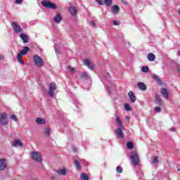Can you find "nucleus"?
<instances>
[{
    "label": "nucleus",
    "instance_id": "nucleus-6",
    "mask_svg": "<svg viewBox=\"0 0 180 180\" xmlns=\"http://www.w3.org/2000/svg\"><path fill=\"white\" fill-rule=\"evenodd\" d=\"M8 114L3 112L0 114V124L1 126H6L8 124Z\"/></svg>",
    "mask_w": 180,
    "mask_h": 180
},
{
    "label": "nucleus",
    "instance_id": "nucleus-13",
    "mask_svg": "<svg viewBox=\"0 0 180 180\" xmlns=\"http://www.w3.org/2000/svg\"><path fill=\"white\" fill-rule=\"evenodd\" d=\"M56 174L61 176H65V175H67V169H65V168L58 169L56 170Z\"/></svg>",
    "mask_w": 180,
    "mask_h": 180
},
{
    "label": "nucleus",
    "instance_id": "nucleus-38",
    "mask_svg": "<svg viewBox=\"0 0 180 180\" xmlns=\"http://www.w3.org/2000/svg\"><path fill=\"white\" fill-rule=\"evenodd\" d=\"M98 5H105L103 0H96Z\"/></svg>",
    "mask_w": 180,
    "mask_h": 180
},
{
    "label": "nucleus",
    "instance_id": "nucleus-32",
    "mask_svg": "<svg viewBox=\"0 0 180 180\" xmlns=\"http://www.w3.org/2000/svg\"><path fill=\"white\" fill-rule=\"evenodd\" d=\"M10 119H11V120H13L14 122H18V117H16V115H11Z\"/></svg>",
    "mask_w": 180,
    "mask_h": 180
},
{
    "label": "nucleus",
    "instance_id": "nucleus-22",
    "mask_svg": "<svg viewBox=\"0 0 180 180\" xmlns=\"http://www.w3.org/2000/svg\"><path fill=\"white\" fill-rule=\"evenodd\" d=\"M36 122L37 124H44V123H46V120H44V119L41 117L37 118Z\"/></svg>",
    "mask_w": 180,
    "mask_h": 180
},
{
    "label": "nucleus",
    "instance_id": "nucleus-27",
    "mask_svg": "<svg viewBox=\"0 0 180 180\" xmlns=\"http://www.w3.org/2000/svg\"><path fill=\"white\" fill-rule=\"evenodd\" d=\"M112 4V0H104V5L106 6H111Z\"/></svg>",
    "mask_w": 180,
    "mask_h": 180
},
{
    "label": "nucleus",
    "instance_id": "nucleus-42",
    "mask_svg": "<svg viewBox=\"0 0 180 180\" xmlns=\"http://www.w3.org/2000/svg\"><path fill=\"white\" fill-rule=\"evenodd\" d=\"M69 71L70 72H74V71H75V69H74V68H72L71 66H69Z\"/></svg>",
    "mask_w": 180,
    "mask_h": 180
},
{
    "label": "nucleus",
    "instance_id": "nucleus-20",
    "mask_svg": "<svg viewBox=\"0 0 180 180\" xmlns=\"http://www.w3.org/2000/svg\"><path fill=\"white\" fill-rule=\"evenodd\" d=\"M161 94H162V95H163V97H165V99H168L169 94H168V91H167V89H162Z\"/></svg>",
    "mask_w": 180,
    "mask_h": 180
},
{
    "label": "nucleus",
    "instance_id": "nucleus-3",
    "mask_svg": "<svg viewBox=\"0 0 180 180\" xmlns=\"http://www.w3.org/2000/svg\"><path fill=\"white\" fill-rule=\"evenodd\" d=\"M31 158L37 162H41L43 159L41 158V154L37 151H32L30 153Z\"/></svg>",
    "mask_w": 180,
    "mask_h": 180
},
{
    "label": "nucleus",
    "instance_id": "nucleus-40",
    "mask_svg": "<svg viewBox=\"0 0 180 180\" xmlns=\"http://www.w3.org/2000/svg\"><path fill=\"white\" fill-rule=\"evenodd\" d=\"M155 112H157L158 113H160V112H161V108H160V107H155Z\"/></svg>",
    "mask_w": 180,
    "mask_h": 180
},
{
    "label": "nucleus",
    "instance_id": "nucleus-48",
    "mask_svg": "<svg viewBox=\"0 0 180 180\" xmlns=\"http://www.w3.org/2000/svg\"><path fill=\"white\" fill-rule=\"evenodd\" d=\"M126 119L129 120L130 118L129 117H126Z\"/></svg>",
    "mask_w": 180,
    "mask_h": 180
},
{
    "label": "nucleus",
    "instance_id": "nucleus-43",
    "mask_svg": "<svg viewBox=\"0 0 180 180\" xmlns=\"http://www.w3.org/2000/svg\"><path fill=\"white\" fill-rule=\"evenodd\" d=\"M90 25L91 26H96V24L95 23V21H93V20L90 21Z\"/></svg>",
    "mask_w": 180,
    "mask_h": 180
},
{
    "label": "nucleus",
    "instance_id": "nucleus-4",
    "mask_svg": "<svg viewBox=\"0 0 180 180\" xmlns=\"http://www.w3.org/2000/svg\"><path fill=\"white\" fill-rule=\"evenodd\" d=\"M41 5L42 6H44V8H47L48 9H56V8H57V6H56V4L47 0L42 1Z\"/></svg>",
    "mask_w": 180,
    "mask_h": 180
},
{
    "label": "nucleus",
    "instance_id": "nucleus-23",
    "mask_svg": "<svg viewBox=\"0 0 180 180\" xmlns=\"http://www.w3.org/2000/svg\"><path fill=\"white\" fill-rule=\"evenodd\" d=\"M148 61H154L155 60V55L153 53H149L148 55Z\"/></svg>",
    "mask_w": 180,
    "mask_h": 180
},
{
    "label": "nucleus",
    "instance_id": "nucleus-26",
    "mask_svg": "<svg viewBox=\"0 0 180 180\" xmlns=\"http://www.w3.org/2000/svg\"><path fill=\"white\" fill-rule=\"evenodd\" d=\"M17 60L19 61V63H21V64H25V61L23 60V58H22V55L18 53L17 56Z\"/></svg>",
    "mask_w": 180,
    "mask_h": 180
},
{
    "label": "nucleus",
    "instance_id": "nucleus-46",
    "mask_svg": "<svg viewBox=\"0 0 180 180\" xmlns=\"http://www.w3.org/2000/svg\"><path fill=\"white\" fill-rule=\"evenodd\" d=\"M171 131H175V128L172 127V128L171 129Z\"/></svg>",
    "mask_w": 180,
    "mask_h": 180
},
{
    "label": "nucleus",
    "instance_id": "nucleus-24",
    "mask_svg": "<svg viewBox=\"0 0 180 180\" xmlns=\"http://www.w3.org/2000/svg\"><path fill=\"white\" fill-rule=\"evenodd\" d=\"M80 179L82 180H89V178L88 177V175L85 173H82L80 174Z\"/></svg>",
    "mask_w": 180,
    "mask_h": 180
},
{
    "label": "nucleus",
    "instance_id": "nucleus-14",
    "mask_svg": "<svg viewBox=\"0 0 180 180\" xmlns=\"http://www.w3.org/2000/svg\"><path fill=\"white\" fill-rule=\"evenodd\" d=\"M155 103L156 105H159V106H162V100L161 99V97H160V95L155 94Z\"/></svg>",
    "mask_w": 180,
    "mask_h": 180
},
{
    "label": "nucleus",
    "instance_id": "nucleus-49",
    "mask_svg": "<svg viewBox=\"0 0 180 180\" xmlns=\"http://www.w3.org/2000/svg\"><path fill=\"white\" fill-rule=\"evenodd\" d=\"M0 60H2V56L0 55Z\"/></svg>",
    "mask_w": 180,
    "mask_h": 180
},
{
    "label": "nucleus",
    "instance_id": "nucleus-31",
    "mask_svg": "<svg viewBox=\"0 0 180 180\" xmlns=\"http://www.w3.org/2000/svg\"><path fill=\"white\" fill-rule=\"evenodd\" d=\"M127 148H129V150H131V148H133L134 146H133V143L129 141L127 143Z\"/></svg>",
    "mask_w": 180,
    "mask_h": 180
},
{
    "label": "nucleus",
    "instance_id": "nucleus-33",
    "mask_svg": "<svg viewBox=\"0 0 180 180\" xmlns=\"http://www.w3.org/2000/svg\"><path fill=\"white\" fill-rule=\"evenodd\" d=\"M107 89L108 94H112V89H115V86H112V89H110V86H107Z\"/></svg>",
    "mask_w": 180,
    "mask_h": 180
},
{
    "label": "nucleus",
    "instance_id": "nucleus-17",
    "mask_svg": "<svg viewBox=\"0 0 180 180\" xmlns=\"http://www.w3.org/2000/svg\"><path fill=\"white\" fill-rule=\"evenodd\" d=\"M30 51V49L29 48V46H25L24 47L23 49L20 51L18 54H20V56H26V54H27V51Z\"/></svg>",
    "mask_w": 180,
    "mask_h": 180
},
{
    "label": "nucleus",
    "instance_id": "nucleus-18",
    "mask_svg": "<svg viewBox=\"0 0 180 180\" xmlns=\"http://www.w3.org/2000/svg\"><path fill=\"white\" fill-rule=\"evenodd\" d=\"M137 86L141 91H146V89H147V86H146V84H144V82H138Z\"/></svg>",
    "mask_w": 180,
    "mask_h": 180
},
{
    "label": "nucleus",
    "instance_id": "nucleus-7",
    "mask_svg": "<svg viewBox=\"0 0 180 180\" xmlns=\"http://www.w3.org/2000/svg\"><path fill=\"white\" fill-rule=\"evenodd\" d=\"M56 89H57V86L56 85V83L54 82L51 83L49 86V90L48 92L49 96H50L51 98H53L54 96V91H56Z\"/></svg>",
    "mask_w": 180,
    "mask_h": 180
},
{
    "label": "nucleus",
    "instance_id": "nucleus-37",
    "mask_svg": "<svg viewBox=\"0 0 180 180\" xmlns=\"http://www.w3.org/2000/svg\"><path fill=\"white\" fill-rule=\"evenodd\" d=\"M112 23L115 26H119L120 25V22H119L118 20H113Z\"/></svg>",
    "mask_w": 180,
    "mask_h": 180
},
{
    "label": "nucleus",
    "instance_id": "nucleus-29",
    "mask_svg": "<svg viewBox=\"0 0 180 180\" xmlns=\"http://www.w3.org/2000/svg\"><path fill=\"white\" fill-rule=\"evenodd\" d=\"M124 108L127 112H130V110H131V107H130V105L129 103H126L124 105Z\"/></svg>",
    "mask_w": 180,
    "mask_h": 180
},
{
    "label": "nucleus",
    "instance_id": "nucleus-9",
    "mask_svg": "<svg viewBox=\"0 0 180 180\" xmlns=\"http://www.w3.org/2000/svg\"><path fill=\"white\" fill-rule=\"evenodd\" d=\"M84 65H86V67H88V68H89V70H94V65H92V63L91 62V60H89V59H85L83 61Z\"/></svg>",
    "mask_w": 180,
    "mask_h": 180
},
{
    "label": "nucleus",
    "instance_id": "nucleus-47",
    "mask_svg": "<svg viewBox=\"0 0 180 180\" xmlns=\"http://www.w3.org/2000/svg\"><path fill=\"white\" fill-rule=\"evenodd\" d=\"M139 174H141L140 178H143V173L140 172Z\"/></svg>",
    "mask_w": 180,
    "mask_h": 180
},
{
    "label": "nucleus",
    "instance_id": "nucleus-50",
    "mask_svg": "<svg viewBox=\"0 0 180 180\" xmlns=\"http://www.w3.org/2000/svg\"><path fill=\"white\" fill-rule=\"evenodd\" d=\"M178 171H179V169H178Z\"/></svg>",
    "mask_w": 180,
    "mask_h": 180
},
{
    "label": "nucleus",
    "instance_id": "nucleus-12",
    "mask_svg": "<svg viewBox=\"0 0 180 180\" xmlns=\"http://www.w3.org/2000/svg\"><path fill=\"white\" fill-rule=\"evenodd\" d=\"M69 12L70 13L72 16H75L77 15L78 11L77 10V7H75L74 6H70L69 7Z\"/></svg>",
    "mask_w": 180,
    "mask_h": 180
},
{
    "label": "nucleus",
    "instance_id": "nucleus-5",
    "mask_svg": "<svg viewBox=\"0 0 180 180\" xmlns=\"http://www.w3.org/2000/svg\"><path fill=\"white\" fill-rule=\"evenodd\" d=\"M34 64L36 67H43L44 62L43 61L41 57H40L39 55H36L34 56Z\"/></svg>",
    "mask_w": 180,
    "mask_h": 180
},
{
    "label": "nucleus",
    "instance_id": "nucleus-25",
    "mask_svg": "<svg viewBox=\"0 0 180 180\" xmlns=\"http://www.w3.org/2000/svg\"><path fill=\"white\" fill-rule=\"evenodd\" d=\"M81 160H75V165L77 169H79L81 168Z\"/></svg>",
    "mask_w": 180,
    "mask_h": 180
},
{
    "label": "nucleus",
    "instance_id": "nucleus-1",
    "mask_svg": "<svg viewBox=\"0 0 180 180\" xmlns=\"http://www.w3.org/2000/svg\"><path fill=\"white\" fill-rule=\"evenodd\" d=\"M115 122L117 124L118 128H117L115 131V133L117 136V139H123V124L122 123V120H120V118L119 117H117L115 118Z\"/></svg>",
    "mask_w": 180,
    "mask_h": 180
},
{
    "label": "nucleus",
    "instance_id": "nucleus-8",
    "mask_svg": "<svg viewBox=\"0 0 180 180\" xmlns=\"http://www.w3.org/2000/svg\"><path fill=\"white\" fill-rule=\"evenodd\" d=\"M11 26L15 33H20V32H22V27H20V25H19V24H18V22H12Z\"/></svg>",
    "mask_w": 180,
    "mask_h": 180
},
{
    "label": "nucleus",
    "instance_id": "nucleus-34",
    "mask_svg": "<svg viewBox=\"0 0 180 180\" xmlns=\"http://www.w3.org/2000/svg\"><path fill=\"white\" fill-rule=\"evenodd\" d=\"M153 164H157L158 163V157L155 156L154 158L152 160Z\"/></svg>",
    "mask_w": 180,
    "mask_h": 180
},
{
    "label": "nucleus",
    "instance_id": "nucleus-2",
    "mask_svg": "<svg viewBox=\"0 0 180 180\" xmlns=\"http://www.w3.org/2000/svg\"><path fill=\"white\" fill-rule=\"evenodd\" d=\"M131 161L134 165V167L139 165L140 164V159H139V154H137V152L136 151H132L131 152V155H130Z\"/></svg>",
    "mask_w": 180,
    "mask_h": 180
},
{
    "label": "nucleus",
    "instance_id": "nucleus-30",
    "mask_svg": "<svg viewBox=\"0 0 180 180\" xmlns=\"http://www.w3.org/2000/svg\"><path fill=\"white\" fill-rule=\"evenodd\" d=\"M116 171L117 172H118V174H122L123 172V168L120 166H117L116 168Z\"/></svg>",
    "mask_w": 180,
    "mask_h": 180
},
{
    "label": "nucleus",
    "instance_id": "nucleus-39",
    "mask_svg": "<svg viewBox=\"0 0 180 180\" xmlns=\"http://www.w3.org/2000/svg\"><path fill=\"white\" fill-rule=\"evenodd\" d=\"M23 2V0H15V3L17 4L18 5H20Z\"/></svg>",
    "mask_w": 180,
    "mask_h": 180
},
{
    "label": "nucleus",
    "instance_id": "nucleus-19",
    "mask_svg": "<svg viewBox=\"0 0 180 180\" xmlns=\"http://www.w3.org/2000/svg\"><path fill=\"white\" fill-rule=\"evenodd\" d=\"M20 37H21L24 44L29 43V37L25 34H20Z\"/></svg>",
    "mask_w": 180,
    "mask_h": 180
},
{
    "label": "nucleus",
    "instance_id": "nucleus-35",
    "mask_svg": "<svg viewBox=\"0 0 180 180\" xmlns=\"http://www.w3.org/2000/svg\"><path fill=\"white\" fill-rule=\"evenodd\" d=\"M141 70L143 72H148V67L143 66Z\"/></svg>",
    "mask_w": 180,
    "mask_h": 180
},
{
    "label": "nucleus",
    "instance_id": "nucleus-16",
    "mask_svg": "<svg viewBox=\"0 0 180 180\" xmlns=\"http://www.w3.org/2000/svg\"><path fill=\"white\" fill-rule=\"evenodd\" d=\"M61 20H63V18L60 13H57L56 15L53 18V22H55V23H60Z\"/></svg>",
    "mask_w": 180,
    "mask_h": 180
},
{
    "label": "nucleus",
    "instance_id": "nucleus-15",
    "mask_svg": "<svg viewBox=\"0 0 180 180\" xmlns=\"http://www.w3.org/2000/svg\"><path fill=\"white\" fill-rule=\"evenodd\" d=\"M128 96L129 97V100L131 103H134L136 102V96L133 91H130L128 94Z\"/></svg>",
    "mask_w": 180,
    "mask_h": 180
},
{
    "label": "nucleus",
    "instance_id": "nucleus-11",
    "mask_svg": "<svg viewBox=\"0 0 180 180\" xmlns=\"http://www.w3.org/2000/svg\"><path fill=\"white\" fill-rule=\"evenodd\" d=\"M6 168V160L5 158L0 159V171H4Z\"/></svg>",
    "mask_w": 180,
    "mask_h": 180
},
{
    "label": "nucleus",
    "instance_id": "nucleus-36",
    "mask_svg": "<svg viewBox=\"0 0 180 180\" xmlns=\"http://www.w3.org/2000/svg\"><path fill=\"white\" fill-rule=\"evenodd\" d=\"M153 78L158 82H161V79H160V77H158V76H157V75H153Z\"/></svg>",
    "mask_w": 180,
    "mask_h": 180
},
{
    "label": "nucleus",
    "instance_id": "nucleus-44",
    "mask_svg": "<svg viewBox=\"0 0 180 180\" xmlns=\"http://www.w3.org/2000/svg\"><path fill=\"white\" fill-rule=\"evenodd\" d=\"M176 68L177 70V72H179V74H180V65H176Z\"/></svg>",
    "mask_w": 180,
    "mask_h": 180
},
{
    "label": "nucleus",
    "instance_id": "nucleus-21",
    "mask_svg": "<svg viewBox=\"0 0 180 180\" xmlns=\"http://www.w3.org/2000/svg\"><path fill=\"white\" fill-rule=\"evenodd\" d=\"M13 146L14 147H22V142L19 141V139H16L13 143Z\"/></svg>",
    "mask_w": 180,
    "mask_h": 180
},
{
    "label": "nucleus",
    "instance_id": "nucleus-10",
    "mask_svg": "<svg viewBox=\"0 0 180 180\" xmlns=\"http://www.w3.org/2000/svg\"><path fill=\"white\" fill-rule=\"evenodd\" d=\"M120 11V8L117 5H113L111 7V12L113 15H117Z\"/></svg>",
    "mask_w": 180,
    "mask_h": 180
},
{
    "label": "nucleus",
    "instance_id": "nucleus-28",
    "mask_svg": "<svg viewBox=\"0 0 180 180\" xmlns=\"http://www.w3.org/2000/svg\"><path fill=\"white\" fill-rule=\"evenodd\" d=\"M81 77L83 78L84 79H88L89 78L86 72H82L81 74Z\"/></svg>",
    "mask_w": 180,
    "mask_h": 180
},
{
    "label": "nucleus",
    "instance_id": "nucleus-45",
    "mask_svg": "<svg viewBox=\"0 0 180 180\" xmlns=\"http://www.w3.org/2000/svg\"><path fill=\"white\" fill-rule=\"evenodd\" d=\"M54 49H55V51L56 53H60V52H58V48L57 47V44H55Z\"/></svg>",
    "mask_w": 180,
    "mask_h": 180
},
{
    "label": "nucleus",
    "instance_id": "nucleus-41",
    "mask_svg": "<svg viewBox=\"0 0 180 180\" xmlns=\"http://www.w3.org/2000/svg\"><path fill=\"white\" fill-rule=\"evenodd\" d=\"M45 134H47L48 136L50 134V128L46 129Z\"/></svg>",
    "mask_w": 180,
    "mask_h": 180
}]
</instances>
